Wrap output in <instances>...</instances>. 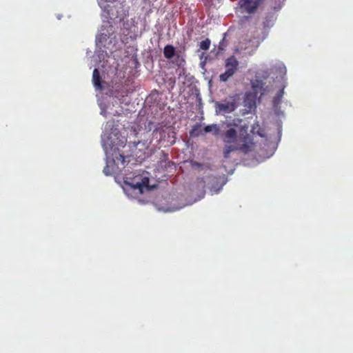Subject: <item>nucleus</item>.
I'll use <instances>...</instances> for the list:
<instances>
[{"mask_svg": "<svg viewBox=\"0 0 353 353\" xmlns=\"http://www.w3.org/2000/svg\"><path fill=\"white\" fill-rule=\"evenodd\" d=\"M222 140L225 143L223 151L225 158H228L230 153L234 151L247 153L254 146L252 139L249 134L238 138L237 131L234 128H230L223 133Z\"/></svg>", "mask_w": 353, "mask_h": 353, "instance_id": "f257e3e1", "label": "nucleus"}, {"mask_svg": "<svg viewBox=\"0 0 353 353\" xmlns=\"http://www.w3.org/2000/svg\"><path fill=\"white\" fill-rule=\"evenodd\" d=\"M239 63L234 55L226 59L225 61V71L219 75V80L223 82L228 81L237 72Z\"/></svg>", "mask_w": 353, "mask_h": 353, "instance_id": "f03ea898", "label": "nucleus"}, {"mask_svg": "<svg viewBox=\"0 0 353 353\" xmlns=\"http://www.w3.org/2000/svg\"><path fill=\"white\" fill-rule=\"evenodd\" d=\"M263 0H239V6L243 12L254 14Z\"/></svg>", "mask_w": 353, "mask_h": 353, "instance_id": "7ed1b4c3", "label": "nucleus"}, {"mask_svg": "<svg viewBox=\"0 0 353 353\" xmlns=\"http://www.w3.org/2000/svg\"><path fill=\"white\" fill-rule=\"evenodd\" d=\"M216 112L218 114H224L226 113H231L236 108V105L234 99L230 101H223L222 102H216Z\"/></svg>", "mask_w": 353, "mask_h": 353, "instance_id": "20e7f679", "label": "nucleus"}, {"mask_svg": "<svg viewBox=\"0 0 353 353\" xmlns=\"http://www.w3.org/2000/svg\"><path fill=\"white\" fill-rule=\"evenodd\" d=\"M163 55L164 57L168 59H170L175 57V60L174 61V63L177 65L178 66H181L183 65V63L185 62V59L179 54H176L175 48L172 45H166L163 48Z\"/></svg>", "mask_w": 353, "mask_h": 353, "instance_id": "39448f33", "label": "nucleus"}, {"mask_svg": "<svg viewBox=\"0 0 353 353\" xmlns=\"http://www.w3.org/2000/svg\"><path fill=\"white\" fill-rule=\"evenodd\" d=\"M92 82L97 89L102 90L103 87L101 85L100 73L97 68H95L92 72Z\"/></svg>", "mask_w": 353, "mask_h": 353, "instance_id": "423d86ee", "label": "nucleus"}, {"mask_svg": "<svg viewBox=\"0 0 353 353\" xmlns=\"http://www.w3.org/2000/svg\"><path fill=\"white\" fill-rule=\"evenodd\" d=\"M276 17L273 14H268L263 22V26L264 29H269L272 27L274 24Z\"/></svg>", "mask_w": 353, "mask_h": 353, "instance_id": "0eeeda50", "label": "nucleus"}, {"mask_svg": "<svg viewBox=\"0 0 353 353\" xmlns=\"http://www.w3.org/2000/svg\"><path fill=\"white\" fill-rule=\"evenodd\" d=\"M205 133L213 132L214 134H218L219 132V128L216 124H212L206 125L203 129Z\"/></svg>", "mask_w": 353, "mask_h": 353, "instance_id": "6e6552de", "label": "nucleus"}, {"mask_svg": "<svg viewBox=\"0 0 353 353\" xmlns=\"http://www.w3.org/2000/svg\"><path fill=\"white\" fill-rule=\"evenodd\" d=\"M203 129H201V125L196 124L194 125L190 131V135L191 137H199L202 134Z\"/></svg>", "mask_w": 353, "mask_h": 353, "instance_id": "1a4fd4ad", "label": "nucleus"}, {"mask_svg": "<svg viewBox=\"0 0 353 353\" xmlns=\"http://www.w3.org/2000/svg\"><path fill=\"white\" fill-rule=\"evenodd\" d=\"M210 43L211 41L209 39H205L200 43L199 47L201 50H207L210 48Z\"/></svg>", "mask_w": 353, "mask_h": 353, "instance_id": "9d476101", "label": "nucleus"}, {"mask_svg": "<svg viewBox=\"0 0 353 353\" xmlns=\"http://www.w3.org/2000/svg\"><path fill=\"white\" fill-rule=\"evenodd\" d=\"M252 88L255 92H257L258 89L261 90L263 88V83L261 81H256L252 83Z\"/></svg>", "mask_w": 353, "mask_h": 353, "instance_id": "9b49d317", "label": "nucleus"}, {"mask_svg": "<svg viewBox=\"0 0 353 353\" xmlns=\"http://www.w3.org/2000/svg\"><path fill=\"white\" fill-rule=\"evenodd\" d=\"M284 94L283 89L281 90L276 94V96L274 99V103H279L281 98L283 97V95Z\"/></svg>", "mask_w": 353, "mask_h": 353, "instance_id": "f8f14e48", "label": "nucleus"}, {"mask_svg": "<svg viewBox=\"0 0 353 353\" xmlns=\"http://www.w3.org/2000/svg\"><path fill=\"white\" fill-rule=\"evenodd\" d=\"M108 8H109V6H108V7H105V10L107 12V14H108L109 17L110 19L117 17V15L114 13L113 9L112 8L110 9H108Z\"/></svg>", "mask_w": 353, "mask_h": 353, "instance_id": "ddd939ff", "label": "nucleus"}, {"mask_svg": "<svg viewBox=\"0 0 353 353\" xmlns=\"http://www.w3.org/2000/svg\"><path fill=\"white\" fill-rule=\"evenodd\" d=\"M143 186H146V183H145L144 181H143V183H137V184H135L134 185V188H137V189H139V190H140L141 191L142 188Z\"/></svg>", "mask_w": 353, "mask_h": 353, "instance_id": "4468645a", "label": "nucleus"}, {"mask_svg": "<svg viewBox=\"0 0 353 353\" xmlns=\"http://www.w3.org/2000/svg\"><path fill=\"white\" fill-rule=\"evenodd\" d=\"M125 157L123 154H119L118 157H116L117 160H118V161L119 160L121 161L122 165H124V163H125Z\"/></svg>", "mask_w": 353, "mask_h": 353, "instance_id": "2eb2a0df", "label": "nucleus"}, {"mask_svg": "<svg viewBox=\"0 0 353 353\" xmlns=\"http://www.w3.org/2000/svg\"><path fill=\"white\" fill-rule=\"evenodd\" d=\"M144 180H145L146 182H148V179L145 178Z\"/></svg>", "mask_w": 353, "mask_h": 353, "instance_id": "dca6fc26", "label": "nucleus"}]
</instances>
